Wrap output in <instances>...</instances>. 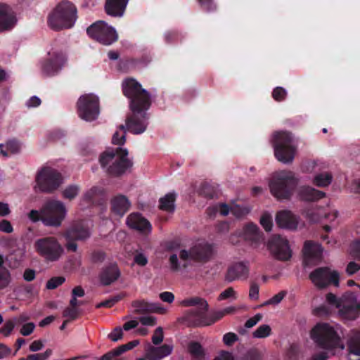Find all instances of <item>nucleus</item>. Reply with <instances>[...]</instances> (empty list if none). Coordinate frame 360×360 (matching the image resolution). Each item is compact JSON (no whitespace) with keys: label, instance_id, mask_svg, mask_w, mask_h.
<instances>
[{"label":"nucleus","instance_id":"obj_1","mask_svg":"<svg viewBox=\"0 0 360 360\" xmlns=\"http://www.w3.org/2000/svg\"><path fill=\"white\" fill-rule=\"evenodd\" d=\"M211 254L212 248L207 243L197 244L189 250L181 249L176 253L170 255V268L174 271H178L186 268L193 261L207 259Z\"/></svg>","mask_w":360,"mask_h":360},{"label":"nucleus","instance_id":"obj_2","mask_svg":"<svg viewBox=\"0 0 360 360\" xmlns=\"http://www.w3.org/2000/svg\"><path fill=\"white\" fill-rule=\"evenodd\" d=\"M99 162L102 168L112 176L122 175L132 167L127 150L122 148L105 150L101 155Z\"/></svg>","mask_w":360,"mask_h":360},{"label":"nucleus","instance_id":"obj_3","mask_svg":"<svg viewBox=\"0 0 360 360\" xmlns=\"http://www.w3.org/2000/svg\"><path fill=\"white\" fill-rule=\"evenodd\" d=\"M310 335L314 342L326 350L344 349L338 328L327 323H319L311 329Z\"/></svg>","mask_w":360,"mask_h":360},{"label":"nucleus","instance_id":"obj_4","mask_svg":"<svg viewBox=\"0 0 360 360\" xmlns=\"http://www.w3.org/2000/svg\"><path fill=\"white\" fill-rule=\"evenodd\" d=\"M77 8L70 1H60L48 18L49 26L54 30L72 27L77 20Z\"/></svg>","mask_w":360,"mask_h":360},{"label":"nucleus","instance_id":"obj_5","mask_svg":"<svg viewBox=\"0 0 360 360\" xmlns=\"http://www.w3.org/2000/svg\"><path fill=\"white\" fill-rule=\"evenodd\" d=\"M122 91L129 100V108L132 112H139L140 108L148 109L150 105V95L133 78L122 82Z\"/></svg>","mask_w":360,"mask_h":360},{"label":"nucleus","instance_id":"obj_6","mask_svg":"<svg viewBox=\"0 0 360 360\" xmlns=\"http://www.w3.org/2000/svg\"><path fill=\"white\" fill-rule=\"evenodd\" d=\"M297 184L295 174L291 171L283 170L275 172L269 183L271 194L278 200L289 199Z\"/></svg>","mask_w":360,"mask_h":360},{"label":"nucleus","instance_id":"obj_7","mask_svg":"<svg viewBox=\"0 0 360 360\" xmlns=\"http://www.w3.org/2000/svg\"><path fill=\"white\" fill-rule=\"evenodd\" d=\"M326 302L338 310L339 315L345 319H354L360 314V302L354 292H347L340 297L333 293L326 295Z\"/></svg>","mask_w":360,"mask_h":360},{"label":"nucleus","instance_id":"obj_8","mask_svg":"<svg viewBox=\"0 0 360 360\" xmlns=\"http://www.w3.org/2000/svg\"><path fill=\"white\" fill-rule=\"evenodd\" d=\"M67 213L68 210L62 201L56 199L48 200L41 207V222L46 226L60 227Z\"/></svg>","mask_w":360,"mask_h":360},{"label":"nucleus","instance_id":"obj_9","mask_svg":"<svg viewBox=\"0 0 360 360\" xmlns=\"http://www.w3.org/2000/svg\"><path fill=\"white\" fill-rule=\"evenodd\" d=\"M34 248L37 253L47 262H56L64 254L62 244L54 236H46L36 240Z\"/></svg>","mask_w":360,"mask_h":360},{"label":"nucleus","instance_id":"obj_10","mask_svg":"<svg viewBox=\"0 0 360 360\" xmlns=\"http://www.w3.org/2000/svg\"><path fill=\"white\" fill-rule=\"evenodd\" d=\"M274 148L275 156L279 162L285 164L292 162L296 148L292 145V137L289 133H275Z\"/></svg>","mask_w":360,"mask_h":360},{"label":"nucleus","instance_id":"obj_11","mask_svg":"<svg viewBox=\"0 0 360 360\" xmlns=\"http://www.w3.org/2000/svg\"><path fill=\"white\" fill-rule=\"evenodd\" d=\"M63 178L57 170L46 167L41 169L36 176L35 188L44 193H51L59 188Z\"/></svg>","mask_w":360,"mask_h":360},{"label":"nucleus","instance_id":"obj_12","mask_svg":"<svg viewBox=\"0 0 360 360\" xmlns=\"http://www.w3.org/2000/svg\"><path fill=\"white\" fill-rule=\"evenodd\" d=\"M77 105L79 117L85 121H94L100 114L99 98L94 94L81 96Z\"/></svg>","mask_w":360,"mask_h":360},{"label":"nucleus","instance_id":"obj_13","mask_svg":"<svg viewBox=\"0 0 360 360\" xmlns=\"http://www.w3.org/2000/svg\"><path fill=\"white\" fill-rule=\"evenodd\" d=\"M88 34L104 45H110L117 39L115 30L104 21H98L87 29Z\"/></svg>","mask_w":360,"mask_h":360},{"label":"nucleus","instance_id":"obj_14","mask_svg":"<svg viewBox=\"0 0 360 360\" xmlns=\"http://www.w3.org/2000/svg\"><path fill=\"white\" fill-rule=\"evenodd\" d=\"M309 278L313 284L319 289L325 288L331 284L336 287L339 285L338 272L328 267L316 269L310 274Z\"/></svg>","mask_w":360,"mask_h":360},{"label":"nucleus","instance_id":"obj_15","mask_svg":"<svg viewBox=\"0 0 360 360\" xmlns=\"http://www.w3.org/2000/svg\"><path fill=\"white\" fill-rule=\"evenodd\" d=\"M271 254L277 259L286 261L292 257V250L288 241L279 236H273L268 242Z\"/></svg>","mask_w":360,"mask_h":360},{"label":"nucleus","instance_id":"obj_16","mask_svg":"<svg viewBox=\"0 0 360 360\" xmlns=\"http://www.w3.org/2000/svg\"><path fill=\"white\" fill-rule=\"evenodd\" d=\"M148 110L141 107L139 112L131 111V113L126 118L124 127L134 134L143 133L148 125L146 113Z\"/></svg>","mask_w":360,"mask_h":360},{"label":"nucleus","instance_id":"obj_17","mask_svg":"<svg viewBox=\"0 0 360 360\" xmlns=\"http://www.w3.org/2000/svg\"><path fill=\"white\" fill-rule=\"evenodd\" d=\"M65 57L58 49L52 48L48 52V58L43 64V71L47 75L57 73L63 66Z\"/></svg>","mask_w":360,"mask_h":360},{"label":"nucleus","instance_id":"obj_18","mask_svg":"<svg viewBox=\"0 0 360 360\" xmlns=\"http://www.w3.org/2000/svg\"><path fill=\"white\" fill-rule=\"evenodd\" d=\"M90 236L89 227L82 221L75 222L63 233L65 240H84Z\"/></svg>","mask_w":360,"mask_h":360},{"label":"nucleus","instance_id":"obj_19","mask_svg":"<svg viewBox=\"0 0 360 360\" xmlns=\"http://www.w3.org/2000/svg\"><path fill=\"white\" fill-rule=\"evenodd\" d=\"M208 307L209 305L206 300L202 302L198 306H195V309L186 311L187 319L196 326H207L208 316H207L206 313L208 310Z\"/></svg>","mask_w":360,"mask_h":360},{"label":"nucleus","instance_id":"obj_20","mask_svg":"<svg viewBox=\"0 0 360 360\" xmlns=\"http://www.w3.org/2000/svg\"><path fill=\"white\" fill-rule=\"evenodd\" d=\"M240 234L254 248H258L264 240L263 235L257 226L252 223L245 225Z\"/></svg>","mask_w":360,"mask_h":360},{"label":"nucleus","instance_id":"obj_21","mask_svg":"<svg viewBox=\"0 0 360 360\" xmlns=\"http://www.w3.org/2000/svg\"><path fill=\"white\" fill-rule=\"evenodd\" d=\"M249 276V267L243 262H237L231 265L225 274V281L231 283L236 280L247 279Z\"/></svg>","mask_w":360,"mask_h":360},{"label":"nucleus","instance_id":"obj_22","mask_svg":"<svg viewBox=\"0 0 360 360\" xmlns=\"http://www.w3.org/2000/svg\"><path fill=\"white\" fill-rule=\"evenodd\" d=\"M17 22L15 14L6 4H0V32L12 29Z\"/></svg>","mask_w":360,"mask_h":360},{"label":"nucleus","instance_id":"obj_23","mask_svg":"<svg viewBox=\"0 0 360 360\" xmlns=\"http://www.w3.org/2000/svg\"><path fill=\"white\" fill-rule=\"evenodd\" d=\"M276 221L278 226L288 229H295L298 225V219L291 212L283 210L278 212Z\"/></svg>","mask_w":360,"mask_h":360},{"label":"nucleus","instance_id":"obj_24","mask_svg":"<svg viewBox=\"0 0 360 360\" xmlns=\"http://www.w3.org/2000/svg\"><path fill=\"white\" fill-rule=\"evenodd\" d=\"M323 249L319 243L306 241L303 248V254L307 262H315L321 259Z\"/></svg>","mask_w":360,"mask_h":360},{"label":"nucleus","instance_id":"obj_25","mask_svg":"<svg viewBox=\"0 0 360 360\" xmlns=\"http://www.w3.org/2000/svg\"><path fill=\"white\" fill-rule=\"evenodd\" d=\"M127 224L131 229L145 233L150 232L151 229L149 221L137 213H132L128 216Z\"/></svg>","mask_w":360,"mask_h":360},{"label":"nucleus","instance_id":"obj_26","mask_svg":"<svg viewBox=\"0 0 360 360\" xmlns=\"http://www.w3.org/2000/svg\"><path fill=\"white\" fill-rule=\"evenodd\" d=\"M129 0H106L105 13L113 17H122L124 13Z\"/></svg>","mask_w":360,"mask_h":360},{"label":"nucleus","instance_id":"obj_27","mask_svg":"<svg viewBox=\"0 0 360 360\" xmlns=\"http://www.w3.org/2000/svg\"><path fill=\"white\" fill-rule=\"evenodd\" d=\"M173 350V346L163 345L160 347L149 345L146 349V358L150 360H160L169 356Z\"/></svg>","mask_w":360,"mask_h":360},{"label":"nucleus","instance_id":"obj_28","mask_svg":"<svg viewBox=\"0 0 360 360\" xmlns=\"http://www.w3.org/2000/svg\"><path fill=\"white\" fill-rule=\"evenodd\" d=\"M120 276V272L116 264H110L104 267L100 274V281L104 285H108L115 282Z\"/></svg>","mask_w":360,"mask_h":360},{"label":"nucleus","instance_id":"obj_29","mask_svg":"<svg viewBox=\"0 0 360 360\" xmlns=\"http://www.w3.org/2000/svg\"><path fill=\"white\" fill-rule=\"evenodd\" d=\"M129 207L130 202L124 195H118L111 200L112 211L117 216H123L129 210Z\"/></svg>","mask_w":360,"mask_h":360},{"label":"nucleus","instance_id":"obj_30","mask_svg":"<svg viewBox=\"0 0 360 360\" xmlns=\"http://www.w3.org/2000/svg\"><path fill=\"white\" fill-rule=\"evenodd\" d=\"M298 197L305 201H314L323 198L325 193L310 186H301L297 190Z\"/></svg>","mask_w":360,"mask_h":360},{"label":"nucleus","instance_id":"obj_31","mask_svg":"<svg viewBox=\"0 0 360 360\" xmlns=\"http://www.w3.org/2000/svg\"><path fill=\"white\" fill-rule=\"evenodd\" d=\"M6 258L0 255V290L7 288L12 278L9 270L4 266Z\"/></svg>","mask_w":360,"mask_h":360},{"label":"nucleus","instance_id":"obj_32","mask_svg":"<svg viewBox=\"0 0 360 360\" xmlns=\"http://www.w3.org/2000/svg\"><path fill=\"white\" fill-rule=\"evenodd\" d=\"M176 198V194L174 192L167 193L159 200L160 209L167 212H173L175 210Z\"/></svg>","mask_w":360,"mask_h":360},{"label":"nucleus","instance_id":"obj_33","mask_svg":"<svg viewBox=\"0 0 360 360\" xmlns=\"http://www.w3.org/2000/svg\"><path fill=\"white\" fill-rule=\"evenodd\" d=\"M0 153L4 157H8L9 155L19 153L21 146L16 140H10L4 144L0 143Z\"/></svg>","mask_w":360,"mask_h":360},{"label":"nucleus","instance_id":"obj_34","mask_svg":"<svg viewBox=\"0 0 360 360\" xmlns=\"http://www.w3.org/2000/svg\"><path fill=\"white\" fill-rule=\"evenodd\" d=\"M188 352L195 360H203L205 352L202 345L197 342H191L188 346Z\"/></svg>","mask_w":360,"mask_h":360},{"label":"nucleus","instance_id":"obj_35","mask_svg":"<svg viewBox=\"0 0 360 360\" xmlns=\"http://www.w3.org/2000/svg\"><path fill=\"white\" fill-rule=\"evenodd\" d=\"M332 179L333 176L330 173L323 172L315 175L312 182L318 187H326L331 184Z\"/></svg>","mask_w":360,"mask_h":360},{"label":"nucleus","instance_id":"obj_36","mask_svg":"<svg viewBox=\"0 0 360 360\" xmlns=\"http://www.w3.org/2000/svg\"><path fill=\"white\" fill-rule=\"evenodd\" d=\"M238 299V293L233 287H229L224 290L217 297L219 302L228 300L230 302L236 300Z\"/></svg>","mask_w":360,"mask_h":360},{"label":"nucleus","instance_id":"obj_37","mask_svg":"<svg viewBox=\"0 0 360 360\" xmlns=\"http://www.w3.org/2000/svg\"><path fill=\"white\" fill-rule=\"evenodd\" d=\"M271 334V328L270 326L267 324H262L259 326L255 331H253L252 335L254 338H266L270 336Z\"/></svg>","mask_w":360,"mask_h":360},{"label":"nucleus","instance_id":"obj_38","mask_svg":"<svg viewBox=\"0 0 360 360\" xmlns=\"http://www.w3.org/2000/svg\"><path fill=\"white\" fill-rule=\"evenodd\" d=\"M349 349L350 354L360 355V333L352 336L349 342Z\"/></svg>","mask_w":360,"mask_h":360},{"label":"nucleus","instance_id":"obj_39","mask_svg":"<svg viewBox=\"0 0 360 360\" xmlns=\"http://www.w3.org/2000/svg\"><path fill=\"white\" fill-rule=\"evenodd\" d=\"M124 125H120L119 130L115 131L112 136V142L115 145H123L126 141V132Z\"/></svg>","mask_w":360,"mask_h":360},{"label":"nucleus","instance_id":"obj_40","mask_svg":"<svg viewBox=\"0 0 360 360\" xmlns=\"http://www.w3.org/2000/svg\"><path fill=\"white\" fill-rule=\"evenodd\" d=\"M79 187L77 185H70L62 192L64 198L71 200L76 198L79 192Z\"/></svg>","mask_w":360,"mask_h":360},{"label":"nucleus","instance_id":"obj_41","mask_svg":"<svg viewBox=\"0 0 360 360\" xmlns=\"http://www.w3.org/2000/svg\"><path fill=\"white\" fill-rule=\"evenodd\" d=\"M322 208L314 207L309 209L306 212V215L310 221L316 222L322 219Z\"/></svg>","mask_w":360,"mask_h":360},{"label":"nucleus","instance_id":"obj_42","mask_svg":"<svg viewBox=\"0 0 360 360\" xmlns=\"http://www.w3.org/2000/svg\"><path fill=\"white\" fill-rule=\"evenodd\" d=\"M149 302L144 300H137L132 302V307L136 314L148 313Z\"/></svg>","mask_w":360,"mask_h":360},{"label":"nucleus","instance_id":"obj_43","mask_svg":"<svg viewBox=\"0 0 360 360\" xmlns=\"http://www.w3.org/2000/svg\"><path fill=\"white\" fill-rule=\"evenodd\" d=\"M250 212V209L248 207H240L238 205L232 204L231 205V213H232L237 218L242 217Z\"/></svg>","mask_w":360,"mask_h":360},{"label":"nucleus","instance_id":"obj_44","mask_svg":"<svg viewBox=\"0 0 360 360\" xmlns=\"http://www.w3.org/2000/svg\"><path fill=\"white\" fill-rule=\"evenodd\" d=\"M65 281V278L63 276L53 277L47 281L46 288L49 290L55 289L62 285Z\"/></svg>","mask_w":360,"mask_h":360},{"label":"nucleus","instance_id":"obj_45","mask_svg":"<svg viewBox=\"0 0 360 360\" xmlns=\"http://www.w3.org/2000/svg\"><path fill=\"white\" fill-rule=\"evenodd\" d=\"M15 325V323L14 320L11 319L6 321L4 326L0 328V333H1L5 337L9 336L13 331Z\"/></svg>","mask_w":360,"mask_h":360},{"label":"nucleus","instance_id":"obj_46","mask_svg":"<svg viewBox=\"0 0 360 360\" xmlns=\"http://www.w3.org/2000/svg\"><path fill=\"white\" fill-rule=\"evenodd\" d=\"M286 294L285 291H281L269 300H266L263 305H276L282 301Z\"/></svg>","mask_w":360,"mask_h":360},{"label":"nucleus","instance_id":"obj_47","mask_svg":"<svg viewBox=\"0 0 360 360\" xmlns=\"http://www.w3.org/2000/svg\"><path fill=\"white\" fill-rule=\"evenodd\" d=\"M139 344V341L136 340H133L131 342H129L125 345H120V347L115 348V352H117V355L120 356V354H123L127 350H129L134 347L137 346Z\"/></svg>","mask_w":360,"mask_h":360},{"label":"nucleus","instance_id":"obj_48","mask_svg":"<svg viewBox=\"0 0 360 360\" xmlns=\"http://www.w3.org/2000/svg\"><path fill=\"white\" fill-rule=\"evenodd\" d=\"M205 301V300L200 297H191L188 299L183 300L181 301L180 304L183 307H195L198 306L201 304L202 302Z\"/></svg>","mask_w":360,"mask_h":360},{"label":"nucleus","instance_id":"obj_49","mask_svg":"<svg viewBox=\"0 0 360 360\" xmlns=\"http://www.w3.org/2000/svg\"><path fill=\"white\" fill-rule=\"evenodd\" d=\"M164 339V333H163V328L162 327H158L153 333V335L152 336V342L155 345H160Z\"/></svg>","mask_w":360,"mask_h":360},{"label":"nucleus","instance_id":"obj_50","mask_svg":"<svg viewBox=\"0 0 360 360\" xmlns=\"http://www.w3.org/2000/svg\"><path fill=\"white\" fill-rule=\"evenodd\" d=\"M52 354V350L47 349L44 353L30 354L27 357L29 360H47Z\"/></svg>","mask_w":360,"mask_h":360},{"label":"nucleus","instance_id":"obj_51","mask_svg":"<svg viewBox=\"0 0 360 360\" xmlns=\"http://www.w3.org/2000/svg\"><path fill=\"white\" fill-rule=\"evenodd\" d=\"M78 309L77 307H68L63 311V316L70 321L75 319L78 316Z\"/></svg>","mask_w":360,"mask_h":360},{"label":"nucleus","instance_id":"obj_52","mask_svg":"<svg viewBox=\"0 0 360 360\" xmlns=\"http://www.w3.org/2000/svg\"><path fill=\"white\" fill-rule=\"evenodd\" d=\"M212 209L219 212L221 216H226L231 212V205H228L225 203H220L218 205H216Z\"/></svg>","mask_w":360,"mask_h":360},{"label":"nucleus","instance_id":"obj_53","mask_svg":"<svg viewBox=\"0 0 360 360\" xmlns=\"http://www.w3.org/2000/svg\"><path fill=\"white\" fill-rule=\"evenodd\" d=\"M359 270L360 263L355 261L349 262L345 268V272L348 276H352Z\"/></svg>","mask_w":360,"mask_h":360},{"label":"nucleus","instance_id":"obj_54","mask_svg":"<svg viewBox=\"0 0 360 360\" xmlns=\"http://www.w3.org/2000/svg\"><path fill=\"white\" fill-rule=\"evenodd\" d=\"M167 312V309L164 308L158 302H149L148 313H157L160 314H164Z\"/></svg>","mask_w":360,"mask_h":360},{"label":"nucleus","instance_id":"obj_55","mask_svg":"<svg viewBox=\"0 0 360 360\" xmlns=\"http://www.w3.org/2000/svg\"><path fill=\"white\" fill-rule=\"evenodd\" d=\"M167 312V309L164 308L158 302H149L148 313H157L160 314H164Z\"/></svg>","mask_w":360,"mask_h":360},{"label":"nucleus","instance_id":"obj_56","mask_svg":"<svg viewBox=\"0 0 360 360\" xmlns=\"http://www.w3.org/2000/svg\"><path fill=\"white\" fill-rule=\"evenodd\" d=\"M226 316L224 309L221 310H219L214 311L210 316H208L207 319V326H210L215 323L216 321L221 319L224 316Z\"/></svg>","mask_w":360,"mask_h":360},{"label":"nucleus","instance_id":"obj_57","mask_svg":"<svg viewBox=\"0 0 360 360\" xmlns=\"http://www.w3.org/2000/svg\"><path fill=\"white\" fill-rule=\"evenodd\" d=\"M287 91L282 87H276L272 92V96L276 101H281L285 99Z\"/></svg>","mask_w":360,"mask_h":360},{"label":"nucleus","instance_id":"obj_58","mask_svg":"<svg viewBox=\"0 0 360 360\" xmlns=\"http://www.w3.org/2000/svg\"><path fill=\"white\" fill-rule=\"evenodd\" d=\"M34 328L35 324L32 322H28L22 325L20 333L23 336H28L33 333Z\"/></svg>","mask_w":360,"mask_h":360},{"label":"nucleus","instance_id":"obj_59","mask_svg":"<svg viewBox=\"0 0 360 360\" xmlns=\"http://www.w3.org/2000/svg\"><path fill=\"white\" fill-rule=\"evenodd\" d=\"M139 322L143 326L152 327L156 325L157 318L153 316H144L139 318Z\"/></svg>","mask_w":360,"mask_h":360},{"label":"nucleus","instance_id":"obj_60","mask_svg":"<svg viewBox=\"0 0 360 360\" xmlns=\"http://www.w3.org/2000/svg\"><path fill=\"white\" fill-rule=\"evenodd\" d=\"M238 340V337L234 333H227L223 336V342L227 346H231Z\"/></svg>","mask_w":360,"mask_h":360},{"label":"nucleus","instance_id":"obj_61","mask_svg":"<svg viewBox=\"0 0 360 360\" xmlns=\"http://www.w3.org/2000/svg\"><path fill=\"white\" fill-rule=\"evenodd\" d=\"M260 223L266 231H270L272 228L271 217L269 214H264L260 219Z\"/></svg>","mask_w":360,"mask_h":360},{"label":"nucleus","instance_id":"obj_62","mask_svg":"<svg viewBox=\"0 0 360 360\" xmlns=\"http://www.w3.org/2000/svg\"><path fill=\"white\" fill-rule=\"evenodd\" d=\"M123 337L122 329L120 327L115 328L113 331L108 334V338L113 342L121 340Z\"/></svg>","mask_w":360,"mask_h":360},{"label":"nucleus","instance_id":"obj_63","mask_svg":"<svg viewBox=\"0 0 360 360\" xmlns=\"http://www.w3.org/2000/svg\"><path fill=\"white\" fill-rule=\"evenodd\" d=\"M198 1L201 7L207 12L213 11L217 8L214 0H198Z\"/></svg>","mask_w":360,"mask_h":360},{"label":"nucleus","instance_id":"obj_64","mask_svg":"<svg viewBox=\"0 0 360 360\" xmlns=\"http://www.w3.org/2000/svg\"><path fill=\"white\" fill-rule=\"evenodd\" d=\"M322 213V218L324 217L330 221H334L338 215V212L335 209L330 207L327 210H323Z\"/></svg>","mask_w":360,"mask_h":360}]
</instances>
